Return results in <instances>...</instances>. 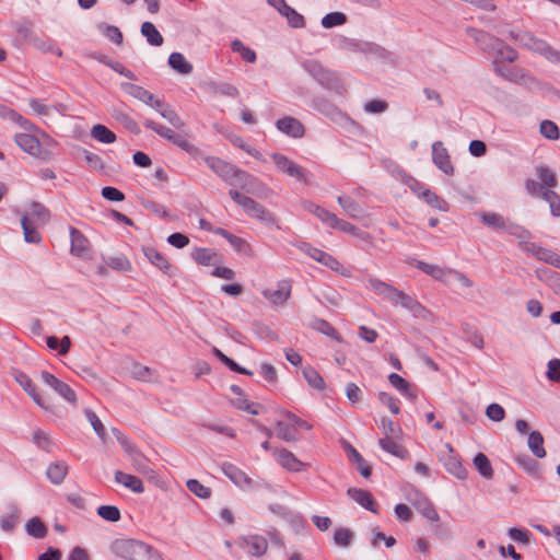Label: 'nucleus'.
<instances>
[{
    "label": "nucleus",
    "mask_w": 560,
    "mask_h": 560,
    "mask_svg": "<svg viewBox=\"0 0 560 560\" xmlns=\"http://www.w3.org/2000/svg\"><path fill=\"white\" fill-rule=\"evenodd\" d=\"M50 220V211L40 202L32 201L28 210L21 219L24 240L27 243L38 244L42 235L38 231Z\"/></svg>",
    "instance_id": "f257e3e1"
},
{
    "label": "nucleus",
    "mask_w": 560,
    "mask_h": 560,
    "mask_svg": "<svg viewBox=\"0 0 560 560\" xmlns=\"http://www.w3.org/2000/svg\"><path fill=\"white\" fill-rule=\"evenodd\" d=\"M229 194L231 198L237 205H240L244 209V211L252 218H255L262 222L273 221L272 214L262 205L258 203L253 198L242 195L237 190H230Z\"/></svg>",
    "instance_id": "f03ea898"
},
{
    "label": "nucleus",
    "mask_w": 560,
    "mask_h": 560,
    "mask_svg": "<svg viewBox=\"0 0 560 560\" xmlns=\"http://www.w3.org/2000/svg\"><path fill=\"white\" fill-rule=\"evenodd\" d=\"M38 136L40 137V133L27 131L21 132L15 135L14 141L21 150L28 153L30 155L36 159L46 160L50 154L43 149Z\"/></svg>",
    "instance_id": "7ed1b4c3"
},
{
    "label": "nucleus",
    "mask_w": 560,
    "mask_h": 560,
    "mask_svg": "<svg viewBox=\"0 0 560 560\" xmlns=\"http://www.w3.org/2000/svg\"><path fill=\"white\" fill-rule=\"evenodd\" d=\"M115 552L127 560H142V556L150 552V546L135 539H121L115 542Z\"/></svg>",
    "instance_id": "20e7f679"
},
{
    "label": "nucleus",
    "mask_w": 560,
    "mask_h": 560,
    "mask_svg": "<svg viewBox=\"0 0 560 560\" xmlns=\"http://www.w3.org/2000/svg\"><path fill=\"white\" fill-rule=\"evenodd\" d=\"M304 252L314 260H316L317 262L326 266L327 268H329L330 270L343 276V277H350L351 276V270L350 268L348 267H345L336 257H334L332 255L322 250V249H318V248H315V247H312L310 245H305L304 247Z\"/></svg>",
    "instance_id": "39448f33"
},
{
    "label": "nucleus",
    "mask_w": 560,
    "mask_h": 560,
    "mask_svg": "<svg viewBox=\"0 0 560 560\" xmlns=\"http://www.w3.org/2000/svg\"><path fill=\"white\" fill-rule=\"evenodd\" d=\"M271 158L280 172L285 173L287 175L294 177L300 182L307 183V172L305 168L280 153H273Z\"/></svg>",
    "instance_id": "423d86ee"
},
{
    "label": "nucleus",
    "mask_w": 560,
    "mask_h": 560,
    "mask_svg": "<svg viewBox=\"0 0 560 560\" xmlns=\"http://www.w3.org/2000/svg\"><path fill=\"white\" fill-rule=\"evenodd\" d=\"M236 545L252 557H262L268 550V541L261 535H248L237 538Z\"/></svg>",
    "instance_id": "0eeeda50"
},
{
    "label": "nucleus",
    "mask_w": 560,
    "mask_h": 560,
    "mask_svg": "<svg viewBox=\"0 0 560 560\" xmlns=\"http://www.w3.org/2000/svg\"><path fill=\"white\" fill-rule=\"evenodd\" d=\"M479 219L485 225H487L489 228H492L495 230H509V232L511 234L516 235L518 237L523 236V234L528 233L527 231H525L524 229H522L521 226H517V225L511 226L509 229L506 225L505 219L499 213L482 212L479 214Z\"/></svg>",
    "instance_id": "6e6552de"
},
{
    "label": "nucleus",
    "mask_w": 560,
    "mask_h": 560,
    "mask_svg": "<svg viewBox=\"0 0 560 560\" xmlns=\"http://www.w3.org/2000/svg\"><path fill=\"white\" fill-rule=\"evenodd\" d=\"M207 165L225 182H231L238 178L242 171L233 166L232 164L215 156H208L206 159Z\"/></svg>",
    "instance_id": "1a4fd4ad"
},
{
    "label": "nucleus",
    "mask_w": 560,
    "mask_h": 560,
    "mask_svg": "<svg viewBox=\"0 0 560 560\" xmlns=\"http://www.w3.org/2000/svg\"><path fill=\"white\" fill-rule=\"evenodd\" d=\"M121 89L124 92L129 94L130 96L143 102L144 104L153 107L160 108L162 106V101L156 98L151 92L145 90L140 85H136L133 83H121Z\"/></svg>",
    "instance_id": "9d476101"
},
{
    "label": "nucleus",
    "mask_w": 560,
    "mask_h": 560,
    "mask_svg": "<svg viewBox=\"0 0 560 560\" xmlns=\"http://www.w3.org/2000/svg\"><path fill=\"white\" fill-rule=\"evenodd\" d=\"M292 281L283 279L277 283V289L265 290L262 295L273 305H283L291 296Z\"/></svg>",
    "instance_id": "9b49d317"
},
{
    "label": "nucleus",
    "mask_w": 560,
    "mask_h": 560,
    "mask_svg": "<svg viewBox=\"0 0 560 560\" xmlns=\"http://www.w3.org/2000/svg\"><path fill=\"white\" fill-rule=\"evenodd\" d=\"M272 455L277 463L289 471L299 472L307 466L287 448L275 450Z\"/></svg>",
    "instance_id": "f8f14e48"
},
{
    "label": "nucleus",
    "mask_w": 560,
    "mask_h": 560,
    "mask_svg": "<svg viewBox=\"0 0 560 560\" xmlns=\"http://www.w3.org/2000/svg\"><path fill=\"white\" fill-rule=\"evenodd\" d=\"M42 380L45 384L55 389L60 396L67 401L74 404L77 401V395L74 390L65 382L57 378L54 374L44 371L42 373Z\"/></svg>",
    "instance_id": "ddd939ff"
},
{
    "label": "nucleus",
    "mask_w": 560,
    "mask_h": 560,
    "mask_svg": "<svg viewBox=\"0 0 560 560\" xmlns=\"http://www.w3.org/2000/svg\"><path fill=\"white\" fill-rule=\"evenodd\" d=\"M432 155L434 164L446 175H453L454 167L451 162L447 150L443 143L438 141L432 145Z\"/></svg>",
    "instance_id": "4468645a"
},
{
    "label": "nucleus",
    "mask_w": 560,
    "mask_h": 560,
    "mask_svg": "<svg viewBox=\"0 0 560 560\" xmlns=\"http://www.w3.org/2000/svg\"><path fill=\"white\" fill-rule=\"evenodd\" d=\"M276 126L279 131L293 138H302L305 133L303 124L299 119L291 116H285L278 119Z\"/></svg>",
    "instance_id": "2eb2a0df"
},
{
    "label": "nucleus",
    "mask_w": 560,
    "mask_h": 560,
    "mask_svg": "<svg viewBox=\"0 0 560 560\" xmlns=\"http://www.w3.org/2000/svg\"><path fill=\"white\" fill-rule=\"evenodd\" d=\"M71 247L70 253L77 257H84L90 252L89 238L78 229L70 228Z\"/></svg>",
    "instance_id": "dca6fc26"
},
{
    "label": "nucleus",
    "mask_w": 560,
    "mask_h": 560,
    "mask_svg": "<svg viewBox=\"0 0 560 560\" xmlns=\"http://www.w3.org/2000/svg\"><path fill=\"white\" fill-rule=\"evenodd\" d=\"M388 300L394 304H399L402 307L418 314L419 312L423 311L424 307L413 298H411L409 294L398 290L397 288H393L392 293L388 296Z\"/></svg>",
    "instance_id": "f3484780"
},
{
    "label": "nucleus",
    "mask_w": 560,
    "mask_h": 560,
    "mask_svg": "<svg viewBox=\"0 0 560 560\" xmlns=\"http://www.w3.org/2000/svg\"><path fill=\"white\" fill-rule=\"evenodd\" d=\"M15 381L23 387V389L33 398V400L43 409H49V404L43 398L36 389L32 380L24 373L18 372Z\"/></svg>",
    "instance_id": "a211bd4d"
},
{
    "label": "nucleus",
    "mask_w": 560,
    "mask_h": 560,
    "mask_svg": "<svg viewBox=\"0 0 560 560\" xmlns=\"http://www.w3.org/2000/svg\"><path fill=\"white\" fill-rule=\"evenodd\" d=\"M222 471L229 479L241 488H249L253 485V479L234 464L224 463L222 465Z\"/></svg>",
    "instance_id": "6ab92c4d"
},
{
    "label": "nucleus",
    "mask_w": 560,
    "mask_h": 560,
    "mask_svg": "<svg viewBox=\"0 0 560 560\" xmlns=\"http://www.w3.org/2000/svg\"><path fill=\"white\" fill-rule=\"evenodd\" d=\"M348 495L372 513L376 514L378 512L377 504L370 491L364 489L350 488L348 489Z\"/></svg>",
    "instance_id": "aec40b11"
},
{
    "label": "nucleus",
    "mask_w": 560,
    "mask_h": 560,
    "mask_svg": "<svg viewBox=\"0 0 560 560\" xmlns=\"http://www.w3.org/2000/svg\"><path fill=\"white\" fill-rule=\"evenodd\" d=\"M11 119L16 122L25 132H35L40 133V137L44 141L47 143L55 142L54 139L47 135L45 131L40 130L34 122H32L30 119L23 117L21 114L16 113L15 110L10 112Z\"/></svg>",
    "instance_id": "412c9836"
},
{
    "label": "nucleus",
    "mask_w": 560,
    "mask_h": 560,
    "mask_svg": "<svg viewBox=\"0 0 560 560\" xmlns=\"http://www.w3.org/2000/svg\"><path fill=\"white\" fill-rule=\"evenodd\" d=\"M388 381L393 387L401 393L408 399L415 401L417 399V388L408 383L404 377L397 373H392L388 376Z\"/></svg>",
    "instance_id": "4be33fe9"
},
{
    "label": "nucleus",
    "mask_w": 560,
    "mask_h": 560,
    "mask_svg": "<svg viewBox=\"0 0 560 560\" xmlns=\"http://www.w3.org/2000/svg\"><path fill=\"white\" fill-rule=\"evenodd\" d=\"M417 268L423 271L424 273L429 275L433 279L444 283L447 281V278L452 276L453 272L452 268H444L438 265L427 264L424 261H418Z\"/></svg>",
    "instance_id": "5701e85b"
},
{
    "label": "nucleus",
    "mask_w": 560,
    "mask_h": 560,
    "mask_svg": "<svg viewBox=\"0 0 560 560\" xmlns=\"http://www.w3.org/2000/svg\"><path fill=\"white\" fill-rule=\"evenodd\" d=\"M467 33L471 36L483 50H494L495 44H501V40L491 34L477 28H468Z\"/></svg>",
    "instance_id": "b1692460"
},
{
    "label": "nucleus",
    "mask_w": 560,
    "mask_h": 560,
    "mask_svg": "<svg viewBox=\"0 0 560 560\" xmlns=\"http://www.w3.org/2000/svg\"><path fill=\"white\" fill-rule=\"evenodd\" d=\"M144 256L147 259L158 267L160 270H162L164 273H170L171 270V262L168 259L160 253L156 248L152 246H148L143 248Z\"/></svg>",
    "instance_id": "393cba45"
},
{
    "label": "nucleus",
    "mask_w": 560,
    "mask_h": 560,
    "mask_svg": "<svg viewBox=\"0 0 560 560\" xmlns=\"http://www.w3.org/2000/svg\"><path fill=\"white\" fill-rule=\"evenodd\" d=\"M115 480L135 493H142L144 491L143 482L137 476L118 470L115 472Z\"/></svg>",
    "instance_id": "a878e982"
},
{
    "label": "nucleus",
    "mask_w": 560,
    "mask_h": 560,
    "mask_svg": "<svg viewBox=\"0 0 560 560\" xmlns=\"http://www.w3.org/2000/svg\"><path fill=\"white\" fill-rule=\"evenodd\" d=\"M69 467L65 462L51 463L46 471L48 479L54 485H60L68 475Z\"/></svg>",
    "instance_id": "bb28decb"
},
{
    "label": "nucleus",
    "mask_w": 560,
    "mask_h": 560,
    "mask_svg": "<svg viewBox=\"0 0 560 560\" xmlns=\"http://www.w3.org/2000/svg\"><path fill=\"white\" fill-rule=\"evenodd\" d=\"M232 392L238 395L240 397L234 399L232 401L233 406H235L237 409L246 411L250 415H258L260 406L258 404H255L253 401L247 400L242 396V389L237 385H233L231 387Z\"/></svg>",
    "instance_id": "cd10ccee"
},
{
    "label": "nucleus",
    "mask_w": 560,
    "mask_h": 560,
    "mask_svg": "<svg viewBox=\"0 0 560 560\" xmlns=\"http://www.w3.org/2000/svg\"><path fill=\"white\" fill-rule=\"evenodd\" d=\"M218 253L211 248L198 247L191 253V258L201 266H211L217 262Z\"/></svg>",
    "instance_id": "c85d7f7f"
},
{
    "label": "nucleus",
    "mask_w": 560,
    "mask_h": 560,
    "mask_svg": "<svg viewBox=\"0 0 560 560\" xmlns=\"http://www.w3.org/2000/svg\"><path fill=\"white\" fill-rule=\"evenodd\" d=\"M396 438H381L378 441L380 446L385 452L405 459L408 457V451L395 441Z\"/></svg>",
    "instance_id": "c756f323"
},
{
    "label": "nucleus",
    "mask_w": 560,
    "mask_h": 560,
    "mask_svg": "<svg viewBox=\"0 0 560 560\" xmlns=\"http://www.w3.org/2000/svg\"><path fill=\"white\" fill-rule=\"evenodd\" d=\"M141 34L147 38V42L152 46H161L164 42L163 36L158 31L155 25L151 22L142 23Z\"/></svg>",
    "instance_id": "7c9ffc66"
},
{
    "label": "nucleus",
    "mask_w": 560,
    "mask_h": 560,
    "mask_svg": "<svg viewBox=\"0 0 560 560\" xmlns=\"http://www.w3.org/2000/svg\"><path fill=\"white\" fill-rule=\"evenodd\" d=\"M91 137L101 143H113L116 141V135L106 126L97 124L91 129Z\"/></svg>",
    "instance_id": "2f4dec72"
},
{
    "label": "nucleus",
    "mask_w": 560,
    "mask_h": 560,
    "mask_svg": "<svg viewBox=\"0 0 560 560\" xmlns=\"http://www.w3.org/2000/svg\"><path fill=\"white\" fill-rule=\"evenodd\" d=\"M168 65L182 74H188L192 71V66L180 52H172L168 57Z\"/></svg>",
    "instance_id": "473e14b6"
},
{
    "label": "nucleus",
    "mask_w": 560,
    "mask_h": 560,
    "mask_svg": "<svg viewBox=\"0 0 560 560\" xmlns=\"http://www.w3.org/2000/svg\"><path fill=\"white\" fill-rule=\"evenodd\" d=\"M276 431L278 438L282 439L283 441L293 442L298 440L296 425L292 424L290 421H279L276 425Z\"/></svg>",
    "instance_id": "72a5a7b5"
},
{
    "label": "nucleus",
    "mask_w": 560,
    "mask_h": 560,
    "mask_svg": "<svg viewBox=\"0 0 560 560\" xmlns=\"http://www.w3.org/2000/svg\"><path fill=\"white\" fill-rule=\"evenodd\" d=\"M528 447L532 453L538 457L544 458L546 456V450L544 447V436L538 431H533L528 435Z\"/></svg>",
    "instance_id": "f704fd0d"
},
{
    "label": "nucleus",
    "mask_w": 560,
    "mask_h": 560,
    "mask_svg": "<svg viewBox=\"0 0 560 560\" xmlns=\"http://www.w3.org/2000/svg\"><path fill=\"white\" fill-rule=\"evenodd\" d=\"M303 207L306 211L316 215L323 223H326L328 226L335 217L334 213L312 201H304Z\"/></svg>",
    "instance_id": "c9c22d12"
},
{
    "label": "nucleus",
    "mask_w": 560,
    "mask_h": 560,
    "mask_svg": "<svg viewBox=\"0 0 560 560\" xmlns=\"http://www.w3.org/2000/svg\"><path fill=\"white\" fill-rule=\"evenodd\" d=\"M308 385L315 389L323 390L326 387L324 378L313 366H305L302 371Z\"/></svg>",
    "instance_id": "e433bc0d"
},
{
    "label": "nucleus",
    "mask_w": 560,
    "mask_h": 560,
    "mask_svg": "<svg viewBox=\"0 0 560 560\" xmlns=\"http://www.w3.org/2000/svg\"><path fill=\"white\" fill-rule=\"evenodd\" d=\"M444 466L450 474L454 475L458 479L467 478L468 471L456 456H448Z\"/></svg>",
    "instance_id": "4c0bfd02"
},
{
    "label": "nucleus",
    "mask_w": 560,
    "mask_h": 560,
    "mask_svg": "<svg viewBox=\"0 0 560 560\" xmlns=\"http://www.w3.org/2000/svg\"><path fill=\"white\" fill-rule=\"evenodd\" d=\"M159 110L161 116L165 118L173 127L176 129H184L186 127V124L182 120V118L177 115V113L171 108L170 106L165 105L162 102V106L160 108H155Z\"/></svg>",
    "instance_id": "58836bf2"
},
{
    "label": "nucleus",
    "mask_w": 560,
    "mask_h": 560,
    "mask_svg": "<svg viewBox=\"0 0 560 560\" xmlns=\"http://www.w3.org/2000/svg\"><path fill=\"white\" fill-rule=\"evenodd\" d=\"M474 465L483 478L491 479L493 477L492 465L483 453H478L475 456Z\"/></svg>",
    "instance_id": "ea45409f"
},
{
    "label": "nucleus",
    "mask_w": 560,
    "mask_h": 560,
    "mask_svg": "<svg viewBox=\"0 0 560 560\" xmlns=\"http://www.w3.org/2000/svg\"><path fill=\"white\" fill-rule=\"evenodd\" d=\"M231 49L236 52V54H240L241 57L246 61V62H249V63H253L256 61V52L245 46L240 39H234L232 43H231Z\"/></svg>",
    "instance_id": "a19ab883"
},
{
    "label": "nucleus",
    "mask_w": 560,
    "mask_h": 560,
    "mask_svg": "<svg viewBox=\"0 0 560 560\" xmlns=\"http://www.w3.org/2000/svg\"><path fill=\"white\" fill-rule=\"evenodd\" d=\"M47 347L51 350H58L59 354L65 355L70 350L71 340L68 336L62 337L60 340L56 336H50L47 338Z\"/></svg>",
    "instance_id": "79ce46f5"
},
{
    "label": "nucleus",
    "mask_w": 560,
    "mask_h": 560,
    "mask_svg": "<svg viewBox=\"0 0 560 560\" xmlns=\"http://www.w3.org/2000/svg\"><path fill=\"white\" fill-rule=\"evenodd\" d=\"M536 173L540 180V184L544 187H547V189L553 188L557 186V177H556L555 173L549 167L542 166V165L538 166L536 168Z\"/></svg>",
    "instance_id": "37998d69"
},
{
    "label": "nucleus",
    "mask_w": 560,
    "mask_h": 560,
    "mask_svg": "<svg viewBox=\"0 0 560 560\" xmlns=\"http://www.w3.org/2000/svg\"><path fill=\"white\" fill-rule=\"evenodd\" d=\"M509 36L512 40L518 43L522 47L527 49H530L536 38L532 33L522 30L511 31Z\"/></svg>",
    "instance_id": "c03bdc74"
},
{
    "label": "nucleus",
    "mask_w": 560,
    "mask_h": 560,
    "mask_svg": "<svg viewBox=\"0 0 560 560\" xmlns=\"http://www.w3.org/2000/svg\"><path fill=\"white\" fill-rule=\"evenodd\" d=\"M353 537V532L346 527L336 528L334 533L335 544L345 548L351 545Z\"/></svg>",
    "instance_id": "a18cd8bd"
},
{
    "label": "nucleus",
    "mask_w": 560,
    "mask_h": 560,
    "mask_svg": "<svg viewBox=\"0 0 560 560\" xmlns=\"http://www.w3.org/2000/svg\"><path fill=\"white\" fill-rule=\"evenodd\" d=\"M541 198L549 203L551 214L560 217V196L552 189H545Z\"/></svg>",
    "instance_id": "49530a36"
},
{
    "label": "nucleus",
    "mask_w": 560,
    "mask_h": 560,
    "mask_svg": "<svg viewBox=\"0 0 560 560\" xmlns=\"http://www.w3.org/2000/svg\"><path fill=\"white\" fill-rule=\"evenodd\" d=\"M541 198L549 203L551 214L560 217V196L552 189H545Z\"/></svg>",
    "instance_id": "de8ad7c7"
},
{
    "label": "nucleus",
    "mask_w": 560,
    "mask_h": 560,
    "mask_svg": "<svg viewBox=\"0 0 560 560\" xmlns=\"http://www.w3.org/2000/svg\"><path fill=\"white\" fill-rule=\"evenodd\" d=\"M26 532L35 538H44L47 534V528L38 517H33L26 524Z\"/></svg>",
    "instance_id": "09e8293b"
},
{
    "label": "nucleus",
    "mask_w": 560,
    "mask_h": 560,
    "mask_svg": "<svg viewBox=\"0 0 560 560\" xmlns=\"http://www.w3.org/2000/svg\"><path fill=\"white\" fill-rule=\"evenodd\" d=\"M338 203L341 206L343 211L351 218H358L361 213V208L355 200L350 197H338Z\"/></svg>",
    "instance_id": "8fccbe9b"
},
{
    "label": "nucleus",
    "mask_w": 560,
    "mask_h": 560,
    "mask_svg": "<svg viewBox=\"0 0 560 560\" xmlns=\"http://www.w3.org/2000/svg\"><path fill=\"white\" fill-rule=\"evenodd\" d=\"M187 489L201 499H208L211 497V489L209 487L203 486L197 479H189L186 482Z\"/></svg>",
    "instance_id": "3c124183"
},
{
    "label": "nucleus",
    "mask_w": 560,
    "mask_h": 560,
    "mask_svg": "<svg viewBox=\"0 0 560 560\" xmlns=\"http://www.w3.org/2000/svg\"><path fill=\"white\" fill-rule=\"evenodd\" d=\"M346 21H347V16L342 12H331V13L326 14L322 19V25L325 28H331V27L345 24Z\"/></svg>",
    "instance_id": "603ef678"
},
{
    "label": "nucleus",
    "mask_w": 560,
    "mask_h": 560,
    "mask_svg": "<svg viewBox=\"0 0 560 560\" xmlns=\"http://www.w3.org/2000/svg\"><path fill=\"white\" fill-rule=\"evenodd\" d=\"M329 226L331 229L338 230L342 233L350 234L353 236L355 235V233L358 231V228L355 225H353L352 223H350L346 220L339 219L336 214H335L334 219L331 220Z\"/></svg>",
    "instance_id": "864d4df0"
},
{
    "label": "nucleus",
    "mask_w": 560,
    "mask_h": 560,
    "mask_svg": "<svg viewBox=\"0 0 560 560\" xmlns=\"http://www.w3.org/2000/svg\"><path fill=\"white\" fill-rule=\"evenodd\" d=\"M381 428L383 430V438H399L401 429L389 418L381 419Z\"/></svg>",
    "instance_id": "5fc2aeb1"
},
{
    "label": "nucleus",
    "mask_w": 560,
    "mask_h": 560,
    "mask_svg": "<svg viewBox=\"0 0 560 560\" xmlns=\"http://www.w3.org/2000/svg\"><path fill=\"white\" fill-rule=\"evenodd\" d=\"M97 514L105 521L118 522L120 520V511L114 505H101Z\"/></svg>",
    "instance_id": "6e6d98bb"
},
{
    "label": "nucleus",
    "mask_w": 560,
    "mask_h": 560,
    "mask_svg": "<svg viewBox=\"0 0 560 560\" xmlns=\"http://www.w3.org/2000/svg\"><path fill=\"white\" fill-rule=\"evenodd\" d=\"M369 285L375 293L384 295L386 299H388L394 288L392 284H388L377 278L369 279Z\"/></svg>",
    "instance_id": "4d7b16f0"
},
{
    "label": "nucleus",
    "mask_w": 560,
    "mask_h": 560,
    "mask_svg": "<svg viewBox=\"0 0 560 560\" xmlns=\"http://www.w3.org/2000/svg\"><path fill=\"white\" fill-rule=\"evenodd\" d=\"M315 328L318 331H320L322 334H324V335H326L328 337H331L332 339H335L337 341H341V337L338 334V331L336 330V328L330 323H328L327 320H325V319H317L315 322Z\"/></svg>",
    "instance_id": "13d9d810"
},
{
    "label": "nucleus",
    "mask_w": 560,
    "mask_h": 560,
    "mask_svg": "<svg viewBox=\"0 0 560 560\" xmlns=\"http://www.w3.org/2000/svg\"><path fill=\"white\" fill-rule=\"evenodd\" d=\"M144 127L148 128V129L153 130L159 136L170 140V141L172 140V138L175 135V132L172 129H170V128H167V127H165L163 125L156 124L155 121L150 120V119H147L144 121Z\"/></svg>",
    "instance_id": "bf43d9fd"
},
{
    "label": "nucleus",
    "mask_w": 560,
    "mask_h": 560,
    "mask_svg": "<svg viewBox=\"0 0 560 560\" xmlns=\"http://www.w3.org/2000/svg\"><path fill=\"white\" fill-rule=\"evenodd\" d=\"M541 135L549 140H557L560 137L558 126L551 120H544L540 124Z\"/></svg>",
    "instance_id": "052dcab7"
},
{
    "label": "nucleus",
    "mask_w": 560,
    "mask_h": 560,
    "mask_svg": "<svg viewBox=\"0 0 560 560\" xmlns=\"http://www.w3.org/2000/svg\"><path fill=\"white\" fill-rule=\"evenodd\" d=\"M494 49L498 51V57L502 61L513 62L517 58L516 50L508 45H504L502 42L501 44H495Z\"/></svg>",
    "instance_id": "680f3d73"
},
{
    "label": "nucleus",
    "mask_w": 560,
    "mask_h": 560,
    "mask_svg": "<svg viewBox=\"0 0 560 560\" xmlns=\"http://www.w3.org/2000/svg\"><path fill=\"white\" fill-rule=\"evenodd\" d=\"M283 16L287 18L288 23L294 28H301L305 26L304 16L291 7L288 8V11L284 12Z\"/></svg>",
    "instance_id": "e2e57ef3"
},
{
    "label": "nucleus",
    "mask_w": 560,
    "mask_h": 560,
    "mask_svg": "<svg viewBox=\"0 0 560 560\" xmlns=\"http://www.w3.org/2000/svg\"><path fill=\"white\" fill-rule=\"evenodd\" d=\"M423 197H424L425 201L433 208H436L441 211L448 210L447 202L444 199L440 198L435 192H433L431 190H427V191H424Z\"/></svg>",
    "instance_id": "0e129e2a"
},
{
    "label": "nucleus",
    "mask_w": 560,
    "mask_h": 560,
    "mask_svg": "<svg viewBox=\"0 0 560 560\" xmlns=\"http://www.w3.org/2000/svg\"><path fill=\"white\" fill-rule=\"evenodd\" d=\"M536 258L540 261H544L546 264H549V265L556 267V265L560 258V255H558L556 252H553L549 248L541 247L540 249H538Z\"/></svg>",
    "instance_id": "69168bd1"
},
{
    "label": "nucleus",
    "mask_w": 560,
    "mask_h": 560,
    "mask_svg": "<svg viewBox=\"0 0 560 560\" xmlns=\"http://www.w3.org/2000/svg\"><path fill=\"white\" fill-rule=\"evenodd\" d=\"M33 441L39 448L44 450L45 452H51L52 443L45 432L40 430L35 431L33 434Z\"/></svg>",
    "instance_id": "338daca9"
},
{
    "label": "nucleus",
    "mask_w": 560,
    "mask_h": 560,
    "mask_svg": "<svg viewBox=\"0 0 560 560\" xmlns=\"http://www.w3.org/2000/svg\"><path fill=\"white\" fill-rule=\"evenodd\" d=\"M486 416L495 422H500L505 418V410L499 404H490L486 409Z\"/></svg>",
    "instance_id": "774afa93"
}]
</instances>
